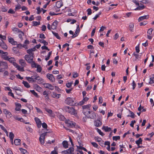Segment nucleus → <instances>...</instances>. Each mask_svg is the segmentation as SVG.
Segmentation results:
<instances>
[{
	"label": "nucleus",
	"mask_w": 154,
	"mask_h": 154,
	"mask_svg": "<svg viewBox=\"0 0 154 154\" xmlns=\"http://www.w3.org/2000/svg\"><path fill=\"white\" fill-rule=\"evenodd\" d=\"M52 32L53 34L57 38L59 39H60V37L59 36L57 33L54 32L53 31Z\"/></svg>",
	"instance_id": "obj_43"
},
{
	"label": "nucleus",
	"mask_w": 154,
	"mask_h": 154,
	"mask_svg": "<svg viewBox=\"0 0 154 154\" xmlns=\"http://www.w3.org/2000/svg\"><path fill=\"white\" fill-rule=\"evenodd\" d=\"M95 139L96 140L97 142H100L102 141V140L101 138H99L98 137H95Z\"/></svg>",
	"instance_id": "obj_60"
},
{
	"label": "nucleus",
	"mask_w": 154,
	"mask_h": 154,
	"mask_svg": "<svg viewBox=\"0 0 154 154\" xmlns=\"http://www.w3.org/2000/svg\"><path fill=\"white\" fill-rule=\"evenodd\" d=\"M43 87L46 88L51 90H53L54 89V87L52 85L49 83H44L42 84Z\"/></svg>",
	"instance_id": "obj_7"
},
{
	"label": "nucleus",
	"mask_w": 154,
	"mask_h": 154,
	"mask_svg": "<svg viewBox=\"0 0 154 154\" xmlns=\"http://www.w3.org/2000/svg\"><path fill=\"white\" fill-rule=\"evenodd\" d=\"M31 63V66L32 67H35L36 68V66L38 64H36L35 62L32 61Z\"/></svg>",
	"instance_id": "obj_59"
},
{
	"label": "nucleus",
	"mask_w": 154,
	"mask_h": 154,
	"mask_svg": "<svg viewBox=\"0 0 154 154\" xmlns=\"http://www.w3.org/2000/svg\"><path fill=\"white\" fill-rule=\"evenodd\" d=\"M36 10L37 11L38 14H40L42 11V10H43V9L42 8H40V7H38L37 8Z\"/></svg>",
	"instance_id": "obj_46"
},
{
	"label": "nucleus",
	"mask_w": 154,
	"mask_h": 154,
	"mask_svg": "<svg viewBox=\"0 0 154 154\" xmlns=\"http://www.w3.org/2000/svg\"><path fill=\"white\" fill-rule=\"evenodd\" d=\"M112 138L113 140L116 141L120 139V137L119 136H113Z\"/></svg>",
	"instance_id": "obj_53"
},
{
	"label": "nucleus",
	"mask_w": 154,
	"mask_h": 154,
	"mask_svg": "<svg viewBox=\"0 0 154 154\" xmlns=\"http://www.w3.org/2000/svg\"><path fill=\"white\" fill-rule=\"evenodd\" d=\"M8 53L7 52H4L2 50H0V55L1 56L2 58L6 60H7Z\"/></svg>",
	"instance_id": "obj_5"
},
{
	"label": "nucleus",
	"mask_w": 154,
	"mask_h": 154,
	"mask_svg": "<svg viewBox=\"0 0 154 154\" xmlns=\"http://www.w3.org/2000/svg\"><path fill=\"white\" fill-rule=\"evenodd\" d=\"M47 132H45L42 134L39 138V140L40 143L42 144H43L45 143L44 139L45 136L46 135Z\"/></svg>",
	"instance_id": "obj_6"
},
{
	"label": "nucleus",
	"mask_w": 154,
	"mask_h": 154,
	"mask_svg": "<svg viewBox=\"0 0 154 154\" xmlns=\"http://www.w3.org/2000/svg\"><path fill=\"white\" fill-rule=\"evenodd\" d=\"M134 27V24L133 23H131L129 26V30L131 32L133 31V28Z\"/></svg>",
	"instance_id": "obj_37"
},
{
	"label": "nucleus",
	"mask_w": 154,
	"mask_h": 154,
	"mask_svg": "<svg viewBox=\"0 0 154 154\" xmlns=\"http://www.w3.org/2000/svg\"><path fill=\"white\" fill-rule=\"evenodd\" d=\"M154 83V75H153L152 77L150 78V81L149 83L150 84H152Z\"/></svg>",
	"instance_id": "obj_39"
},
{
	"label": "nucleus",
	"mask_w": 154,
	"mask_h": 154,
	"mask_svg": "<svg viewBox=\"0 0 154 154\" xmlns=\"http://www.w3.org/2000/svg\"><path fill=\"white\" fill-rule=\"evenodd\" d=\"M30 91L35 97H38L37 93H36L34 90H30Z\"/></svg>",
	"instance_id": "obj_42"
},
{
	"label": "nucleus",
	"mask_w": 154,
	"mask_h": 154,
	"mask_svg": "<svg viewBox=\"0 0 154 154\" xmlns=\"http://www.w3.org/2000/svg\"><path fill=\"white\" fill-rule=\"evenodd\" d=\"M102 129L106 132L112 130L111 128H110L106 126H103Z\"/></svg>",
	"instance_id": "obj_33"
},
{
	"label": "nucleus",
	"mask_w": 154,
	"mask_h": 154,
	"mask_svg": "<svg viewBox=\"0 0 154 154\" xmlns=\"http://www.w3.org/2000/svg\"><path fill=\"white\" fill-rule=\"evenodd\" d=\"M37 70L36 71L37 72H41V71L42 70V68L41 66L40 65L38 64L36 66Z\"/></svg>",
	"instance_id": "obj_36"
},
{
	"label": "nucleus",
	"mask_w": 154,
	"mask_h": 154,
	"mask_svg": "<svg viewBox=\"0 0 154 154\" xmlns=\"http://www.w3.org/2000/svg\"><path fill=\"white\" fill-rule=\"evenodd\" d=\"M34 56L32 54H27L25 56V59L29 63H31L33 61Z\"/></svg>",
	"instance_id": "obj_3"
},
{
	"label": "nucleus",
	"mask_w": 154,
	"mask_h": 154,
	"mask_svg": "<svg viewBox=\"0 0 154 154\" xmlns=\"http://www.w3.org/2000/svg\"><path fill=\"white\" fill-rule=\"evenodd\" d=\"M74 151V149L73 148L70 147L68 149L63 151L62 153L63 154H70L71 152H73Z\"/></svg>",
	"instance_id": "obj_11"
},
{
	"label": "nucleus",
	"mask_w": 154,
	"mask_h": 154,
	"mask_svg": "<svg viewBox=\"0 0 154 154\" xmlns=\"http://www.w3.org/2000/svg\"><path fill=\"white\" fill-rule=\"evenodd\" d=\"M7 154H13L12 151L10 149H7Z\"/></svg>",
	"instance_id": "obj_64"
},
{
	"label": "nucleus",
	"mask_w": 154,
	"mask_h": 154,
	"mask_svg": "<svg viewBox=\"0 0 154 154\" xmlns=\"http://www.w3.org/2000/svg\"><path fill=\"white\" fill-rule=\"evenodd\" d=\"M40 22H37V21H33V26H37V25H38L40 24Z\"/></svg>",
	"instance_id": "obj_55"
},
{
	"label": "nucleus",
	"mask_w": 154,
	"mask_h": 154,
	"mask_svg": "<svg viewBox=\"0 0 154 154\" xmlns=\"http://www.w3.org/2000/svg\"><path fill=\"white\" fill-rule=\"evenodd\" d=\"M65 123L67 124L68 126L71 128L75 127L76 125V123L75 122L70 121L69 120H66Z\"/></svg>",
	"instance_id": "obj_4"
},
{
	"label": "nucleus",
	"mask_w": 154,
	"mask_h": 154,
	"mask_svg": "<svg viewBox=\"0 0 154 154\" xmlns=\"http://www.w3.org/2000/svg\"><path fill=\"white\" fill-rule=\"evenodd\" d=\"M46 77L51 82H55V79L52 74L48 73L46 75Z\"/></svg>",
	"instance_id": "obj_10"
},
{
	"label": "nucleus",
	"mask_w": 154,
	"mask_h": 154,
	"mask_svg": "<svg viewBox=\"0 0 154 154\" xmlns=\"http://www.w3.org/2000/svg\"><path fill=\"white\" fill-rule=\"evenodd\" d=\"M35 120L38 128H40L41 126L42 122L40 119L38 118L35 117Z\"/></svg>",
	"instance_id": "obj_12"
},
{
	"label": "nucleus",
	"mask_w": 154,
	"mask_h": 154,
	"mask_svg": "<svg viewBox=\"0 0 154 154\" xmlns=\"http://www.w3.org/2000/svg\"><path fill=\"white\" fill-rule=\"evenodd\" d=\"M9 137L10 140L13 139L14 137V135L12 132H10L9 135Z\"/></svg>",
	"instance_id": "obj_45"
},
{
	"label": "nucleus",
	"mask_w": 154,
	"mask_h": 154,
	"mask_svg": "<svg viewBox=\"0 0 154 154\" xmlns=\"http://www.w3.org/2000/svg\"><path fill=\"white\" fill-rule=\"evenodd\" d=\"M41 125L42 126V127L45 129H47L48 127V125L45 122H43L41 124Z\"/></svg>",
	"instance_id": "obj_51"
},
{
	"label": "nucleus",
	"mask_w": 154,
	"mask_h": 154,
	"mask_svg": "<svg viewBox=\"0 0 154 154\" xmlns=\"http://www.w3.org/2000/svg\"><path fill=\"white\" fill-rule=\"evenodd\" d=\"M63 6V3L62 2L60 1H58L56 2V6L58 8H61Z\"/></svg>",
	"instance_id": "obj_28"
},
{
	"label": "nucleus",
	"mask_w": 154,
	"mask_h": 154,
	"mask_svg": "<svg viewBox=\"0 0 154 154\" xmlns=\"http://www.w3.org/2000/svg\"><path fill=\"white\" fill-rule=\"evenodd\" d=\"M94 125L97 127H99L102 124V123L100 120H97L94 122Z\"/></svg>",
	"instance_id": "obj_27"
},
{
	"label": "nucleus",
	"mask_w": 154,
	"mask_h": 154,
	"mask_svg": "<svg viewBox=\"0 0 154 154\" xmlns=\"http://www.w3.org/2000/svg\"><path fill=\"white\" fill-rule=\"evenodd\" d=\"M79 25H78L77 26V29L76 30L75 33L72 36V38H74L76 36H77L79 34L80 32V29Z\"/></svg>",
	"instance_id": "obj_13"
},
{
	"label": "nucleus",
	"mask_w": 154,
	"mask_h": 154,
	"mask_svg": "<svg viewBox=\"0 0 154 154\" xmlns=\"http://www.w3.org/2000/svg\"><path fill=\"white\" fill-rule=\"evenodd\" d=\"M21 140L20 139H16L14 140V143L16 146H19L20 144Z\"/></svg>",
	"instance_id": "obj_30"
},
{
	"label": "nucleus",
	"mask_w": 154,
	"mask_h": 154,
	"mask_svg": "<svg viewBox=\"0 0 154 154\" xmlns=\"http://www.w3.org/2000/svg\"><path fill=\"white\" fill-rule=\"evenodd\" d=\"M16 106L15 110L17 111H20L21 107V104L19 103H17L16 104Z\"/></svg>",
	"instance_id": "obj_29"
},
{
	"label": "nucleus",
	"mask_w": 154,
	"mask_h": 154,
	"mask_svg": "<svg viewBox=\"0 0 154 154\" xmlns=\"http://www.w3.org/2000/svg\"><path fill=\"white\" fill-rule=\"evenodd\" d=\"M138 6L135 9V10H141L145 8V6L141 4L140 5H138Z\"/></svg>",
	"instance_id": "obj_25"
},
{
	"label": "nucleus",
	"mask_w": 154,
	"mask_h": 154,
	"mask_svg": "<svg viewBox=\"0 0 154 154\" xmlns=\"http://www.w3.org/2000/svg\"><path fill=\"white\" fill-rule=\"evenodd\" d=\"M51 54H52L51 51H50L49 52V53H48V54L47 55V57L45 58V60L46 61L48 60L49 59L50 57V56L51 55Z\"/></svg>",
	"instance_id": "obj_47"
},
{
	"label": "nucleus",
	"mask_w": 154,
	"mask_h": 154,
	"mask_svg": "<svg viewBox=\"0 0 154 154\" xmlns=\"http://www.w3.org/2000/svg\"><path fill=\"white\" fill-rule=\"evenodd\" d=\"M91 105L90 104H88L87 105H84L82 106L83 109H88L91 107Z\"/></svg>",
	"instance_id": "obj_49"
},
{
	"label": "nucleus",
	"mask_w": 154,
	"mask_h": 154,
	"mask_svg": "<svg viewBox=\"0 0 154 154\" xmlns=\"http://www.w3.org/2000/svg\"><path fill=\"white\" fill-rule=\"evenodd\" d=\"M35 82L38 84H41L44 82V80L43 79L37 75H35Z\"/></svg>",
	"instance_id": "obj_8"
},
{
	"label": "nucleus",
	"mask_w": 154,
	"mask_h": 154,
	"mask_svg": "<svg viewBox=\"0 0 154 154\" xmlns=\"http://www.w3.org/2000/svg\"><path fill=\"white\" fill-rule=\"evenodd\" d=\"M83 114L87 117L92 119H95L97 118L96 113L93 112L88 110H84Z\"/></svg>",
	"instance_id": "obj_1"
},
{
	"label": "nucleus",
	"mask_w": 154,
	"mask_h": 154,
	"mask_svg": "<svg viewBox=\"0 0 154 154\" xmlns=\"http://www.w3.org/2000/svg\"><path fill=\"white\" fill-rule=\"evenodd\" d=\"M149 16L148 15H144L140 17L138 19V22L143 21L144 20L146 19L149 18Z\"/></svg>",
	"instance_id": "obj_22"
},
{
	"label": "nucleus",
	"mask_w": 154,
	"mask_h": 154,
	"mask_svg": "<svg viewBox=\"0 0 154 154\" xmlns=\"http://www.w3.org/2000/svg\"><path fill=\"white\" fill-rule=\"evenodd\" d=\"M153 30V29L152 28L149 29L147 31V35H152Z\"/></svg>",
	"instance_id": "obj_52"
},
{
	"label": "nucleus",
	"mask_w": 154,
	"mask_h": 154,
	"mask_svg": "<svg viewBox=\"0 0 154 154\" xmlns=\"http://www.w3.org/2000/svg\"><path fill=\"white\" fill-rule=\"evenodd\" d=\"M8 13L10 14H14L15 13V11H14L12 9H10L8 11Z\"/></svg>",
	"instance_id": "obj_63"
},
{
	"label": "nucleus",
	"mask_w": 154,
	"mask_h": 154,
	"mask_svg": "<svg viewBox=\"0 0 154 154\" xmlns=\"http://www.w3.org/2000/svg\"><path fill=\"white\" fill-rule=\"evenodd\" d=\"M97 132L99 133V134L102 136H103L104 135V134L103 133V132L101 131L98 128H97Z\"/></svg>",
	"instance_id": "obj_54"
},
{
	"label": "nucleus",
	"mask_w": 154,
	"mask_h": 154,
	"mask_svg": "<svg viewBox=\"0 0 154 154\" xmlns=\"http://www.w3.org/2000/svg\"><path fill=\"white\" fill-rule=\"evenodd\" d=\"M142 141L141 138H139L138 140L136 141V143L137 144V146H138V147L139 148L140 147V146H139V145L140 144H142Z\"/></svg>",
	"instance_id": "obj_31"
},
{
	"label": "nucleus",
	"mask_w": 154,
	"mask_h": 154,
	"mask_svg": "<svg viewBox=\"0 0 154 154\" xmlns=\"http://www.w3.org/2000/svg\"><path fill=\"white\" fill-rule=\"evenodd\" d=\"M138 2H142L144 4H146L148 2L147 0H138Z\"/></svg>",
	"instance_id": "obj_57"
},
{
	"label": "nucleus",
	"mask_w": 154,
	"mask_h": 154,
	"mask_svg": "<svg viewBox=\"0 0 154 154\" xmlns=\"http://www.w3.org/2000/svg\"><path fill=\"white\" fill-rule=\"evenodd\" d=\"M19 63L21 64L22 66H24L26 65V63L24 60L23 59H20L19 61Z\"/></svg>",
	"instance_id": "obj_35"
},
{
	"label": "nucleus",
	"mask_w": 154,
	"mask_h": 154,
	"mask_svg": "<svg viewBox=\"0 0 154 154\" xmlns=\"http://www.w3.org/2000/svg\"><path fill=\"white\" fill-rule=\"evenodd\" d=\"M73 101V99L70 97L67 98L65 101V103L67 104H72Z\"/></svg>",
	"instance_id": "obj_15"
},
{
	"label": "nucleus",
	"mask_w": 154,
	"mask_h": 154,
	"mask_svg": "<svg viewBox=\"0 0 154 154\" xmlns=\"http://www.w3.org/2000/svg\"><path fill=\"white\" fill-rule=\"evenodd\" d=\"M57 150L58 147L57 146L55 147L54 150L51 152L50 154H58Z\"/></svg>",
	"instance_id": "obj_32"
},
{
	"label": "nucleus",
	"mask_w": 154,
	"mask_h": 154,
	"mask_svg": "<svg viewBox=\"0 0 154 154\" xmlns=\"http://www.w3.org/2000/svg\"><path fill=\"white\" fill-rule=\"evenodd\" d=\"M9 76H10V79L12 80H13L15 77L14 75H13L11 73L10 74Z\"/></svg>",
	"instance_id": "obj_62"
},
{
	"label": "nucleus",
	"mask_w": 154,
	"mask_h": 154,
	"mask_svg": "<svg viewBox=\"0 0 154 154\" xmlns=\"http://www.w3.org/2000/svg\"><path fill=\"white\" fill-rule=\"evenodd\" d=\"M35 89L36 91H40L42 89V88L38 85H36L35 86Z\"/></svg>",
	"instance_id": "obj_48"
},
{
	"label": "nucleus",
	"mask_w": 154,
	"mask_h": 154,
	"mask_svg": "<svg viewBox=\"0 0 154 154\" xmlns=\"http://www.w3.org/2000/svg\"><path fill=\"white\" fill-rule=\"evenodd\" d=\"M8 39L9 42L12 45H15L17 44V42L14 41V39L13 38L10 36H8Z\"/></svg>",
	"instance_id": "obj_16"
},
{
	"label": "nucleus",
	"mask_w": 154,
	"mask_h": 154,
	"mask_svg": "<svg viewBox=\"0 0 154 154\" xmlns=\"http://www.w3.org/2000/svg\"><path fill=\"white\" fill-rule=\"evenodd\" d=\"M8 60L10 63H13L14 65V63H16L15 62V59L13 57H10L8 56V57L7 60Z\"/></svg>",
	"instance_id": "obj_19"
},
{
	"label": "nucleus",
	"mask_w": 154,
	"mask_h": 154,
	"mask_svg": "<svg viewBox=\"0 0 154 154\" xmlns=\"http://www.w3.org/2000/svg\"><path fill=\"white\" fill-rule=\"evenodd\" d=\"M4 113L6 115L7 117L10 118L12 116L11 113L7 109H4L3 110Z\"/></svg>",
	"instance_id": "obj_9"
},
{
	"label": "nucleus",
	"mask_w": 154,
	"mask_h": 154,
	"mask_svg": "<svg viewBox=\"0 0 154 154\" xmlns=\"http://www.w3.org/2000/svg\"><path fill=\"white\" fill-rule=\"evenodd\" d=\"M14 66L19 71L23 72L24 71L23 67H21L20 66L18 65L17 63H14Z\"/></svg>",
	"instance_id": "obj_21"
},
{
	"label": "nucleus",
	"mask_w": 154,
	"mask_h": 154,
	"mask_svg": "<svg viewBox=\"0 0 154 154\" xmlns=\"http://www.w3.org/2000/svg\"><path fill=\"white\" fill-rule=\"evenodd\" d=\"M14 90H15V91H20V92H21L22 91L21 90L20 88H18L16 86L14 87L13 88H12Z\"/></svg>",
	"instance_id": "obj_56"
},
{
	"label": "nucleus",
	"mask_w": 154,
	"mask_h": 154,
	"mask_svg": "<svg viewBox=\"0 0 154 154\" xmlns=\"http://www.w3.org/2000/svg\"><path fill=\"white\" fill-rule=\"evenodd\" d=\"M72 77L74 78H75L78 76V74L76 72H72Z\"/></svg>",
	"instance_id": "obj_50"
},
{
	"label": "nucleus",
	"mask_w": 154,
	"mask_h": 154,
	"mask_svg": "<svg viewBox=\"0 0 154 154\" xmlns=\"http://www.w3.org/2000/svg\"><path fill=\"white\" fill-rule=\"evenodd\" d=\"M36 50L35 47L33 48L27 50V52L29 54L28 55L32 54L34 56V54L33 53V52L34 51Z\"/></svg>",
	"instance_id": "obj_17"
},
{
	"label": "nucleus",
	"mask_w": 154,
	"mask_h": 154,
	"mask_svg": "<svg viewBox=\"0 0 154 154\" xmlns=\"http://www.w3.org/2000/svg\"><path fill=\"white\" fill-rule=\"evenodd\" d=\"M129 112L130 114V115H128V116H130L131 118H134V113L131 111L130 110H129Z\"/></svg>",
	"instance_id": "obj_61"
},
{
	"label": "nucleus",
	"mask_w": 154,
	"mask_h": 154,
	"mask_svg": "<svg viewBox=\"0 0 154 154\" xmlns=\"http://www.w3.org/2000/svg\"><path fill=\"white\" fill-rule=\"evenodd\" d=\"M21 8V5L19 4L15 6V10L16 11L17 10L20 9Z\"/></svg>",
	"instance_id": "obj_58"
},
{
	"label": "nucleus",
	"mask_w": 154,
	"mask_h": 154,
	"mask_svg": "<svg viewBox=\"0 0 154 154\" xmlns=\"http://www.w3.org/2000/svg\"><path fill=\"white\" fill-rule=\"evenodd\" d=\"M1 63V65L4 67L5 69H8V66L7 63L4 61H1L0 62Z\"/></svg>",
	"instance_id": "obj_24"
},
{
	"label": "nucleus",
	"mask_w": 154,
	"mask_h": 154,
	"mask_svg": "<svg viewBox=\"0 0 154 154\" xmlns=\"http://www.w3.org/2000/svg\"><path fill=\"white\" fill-rule=\"evenodd\" d=\"M13 117L15 119L21 122L23 120V119L22 118H19L18 116H14Z\"/></svg>",
	"instance_id": "obj_41"
},
{
	"label": "nucleus",
	"mask_w": 154,
	"mask_h": 154,
	"mask_svg": "<svg viewBox=\"0 0 154 154\" xmlns=\"http://www.w3.org/2000/svg\"><path fill=\"white\" fill-rule=\"evenodd\" d=\"M43 94L45 96V97L46 98V99H48V92L47 91H44L43 92Z\"/></svg>",
	"instance_id": "obj_44"
},
{
	"label": "nucleus",
	"mask_w": 154,
	"mask_h": 154,
	"mask_svg": "<svg viewBox=\"0 0 154 154\" xmlns=\"http://www.w3.org/2000/svg\"><path fill=\"white\" fill-rule=\"evenodd\" d=\"M0 46L4 50H6L8 48L6 44L2 40H1V42H0Z\"/></svg>",
	"instance_id": "obj_18"
},
{
	"label": "nucleus",
	"mask_w": 154,
	"mask_h": 154,
	"mask_svg": "<svg viewBox=\"0 0 154 154\" xmlns=\"http://www.w3.org/2000/svg\"><path fill=\"white\" fill-rule=\"evenodd\" d=\"M51 96L53 98L57 99L59 98L61 96L60 94H57L54 92H53L51 93Z\"/></svg>",
	"instance_id": "obj_20"
},
{
	"label": "nucleus",
	"mask_w": 154,
	"mask_h": 154,
	"mask_svg": "<svg viewBox=\"0 0 154 154\" xmlns=\"http://www.w3.org/2000/svg\"><path fill=\"white\" fill-rule=\"evenodd\" d=\"M57 22L56 21H55L53 22L51 26V28L53 29H55L57 27Z\"/></svg>",
	"instance_id": "obj_26"
},
{
	"label": "nucleus",
	"mask_w": 154,
	"mask_h": 154,
	"mask_svg": "<svg viewBox=\"0 0 154 154\" xmlns=\"http://www.w3.org/2000/svg\"><path fill=\"white\" fill-rule=\"evenodd\" d=\"M19 150L21 151V152L23 154H28V152H27V150L26 149H25L22 148H20L19 149Z\"/></svg>",
	"instance_id": "obj_40"
},
{
	"label": "nucleus",
	"mask_w": 154,
	"mask_h": 154,
	"mask_svg": "<svg viewBox=\"0 0 154 154\" xmlns=\"http://www.w3.org/2000/svg\"><path fill=\"white\" fill-rule=\"evenodd\" d=\"M35 75H33L31 76V77H26V79L29 82H35Z\"/></svg>",
	"instance_id": "obj_14"
},
{
	"label": "nucleus",
	"mask_w": 154,
	"mask_h": 154,
	"mask_svg": "<svg viewBox=\"0 0 154 154\" xmlns=\"http://www.w3.org/2000/svg\"><path fill=\"white\" fill-rule=\"evenodd\" d=\"M65 111L72 115L76 116L77 112L75 109L72 107H70L69 106H66L64 107Z\"/></svg>",
	"instance_id": "obj_2"
},
{
	"label": "nucleus",
	"mask_w": 154,
	"mask_h": 154,
	"mask_svg": "<svg viewBox=\"0 0 154 154\" xmlns=\"http://www.w3.org/2000/svg\"><path fill=\"white\" fill-rule=\"evenodd\" d=\"M22 83L24 86L26 87L27 88H29L30 87V85L27 82L23 81Z\"/></svg>",
	"instance_id": "obj_34"
},
{
	"label": "nucleus",
	"mask_w": 154,
	"mask_h": 154,
	"mask_svg": "<svg viewBox=\"0 0 154 154\" xmlns=\"http://www.w3.org/2000/svg\"><path fill=\"white\" fill-rule=\"evenodd\" d=\"M45 110L49 113V116L52 117H54V114L53 113L52 111V110L48 109L45 108Z\"/></svg>",
	"instance_id": "obj_23"
},
{
	"label": "nucleus",
	"mask_w": 154,
	"mask_h": 154,
	"mask_svg": "<svg viewBox=\"0 0 154 154\" xmlns=\"http://www.w3.org/2000/svg\"><path fill=\"white\" fill-rule=\"evenodd\" d=\"M62 144L63 147L64 148H66L68 147V144L67 141L65 140L63 141Z\"/></svg>",
	"instance_id": "obj_38"
}]
</instances>
